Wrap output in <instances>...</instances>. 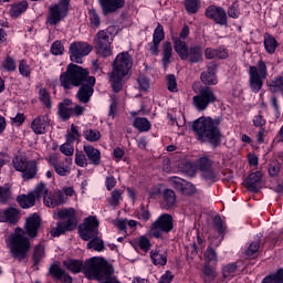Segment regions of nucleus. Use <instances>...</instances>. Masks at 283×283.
<instances>
[{
    "label": "nucleus",
    "instance_id": "obj_1",
    "mask_svg": "<svg viewBox=\"0 0 283 283\" xmlns=\"http://www.w3.org/2000/svg\"><path fill=\"white\" fill-rule=\"evenodd\" d=\"M220 117H199L192 123V132L196 139L208 143L212 149H218L222 145V130H220Z\"/></svg>",
    "mask_w": 283,
    "mask_h": 283
},
{
    "label": "nucleus",
    "instance_id": "obj_2",
    "mask_svg": "<svg viewBox=\"0 0 283 283\" xmlns=\"http://www.w3.org/2000/svg\"><path fill=\"white\" fill-rule=\"evenodd\" d=\"M101 256H93L84 261L78 259H67L63 261V266L66 271H71L74 275L83 273L86 280H92V277L98 279L101 273H103V264L101 263Z\"/></svg>",
    "mask_w": 283,
    "mask_h": 283
},
{
    "label": "nucleus",
    "instance_id": "obj_3",
    "mask_svg": "<svg viewBox=\"0 0 283 283\" xmlns=\"http://www.w3.org/2000/svg\"><path fill=\"white\" fill-rule=\"evenodd\" d=\"M98 219L90 216L84 219V222L78 226V237L84 242H87L86 249H94L101 253L105 250V242L98 238Z\"/></svg>",
    "mask_w": 283,
    "mask_h": 283
},
{
    "label": "nucleus",
    "instance_id": "obj_4",
    "mask_svg": "<svg viewBox=\"0 0 283 283\" xmlns=\"http://www.w3.org/2000/svg\"><path fill=\"white\" fill-rule=\"evenodd\" d=\"M90 78H95L90 75V70L70 63L66 71L60 75V84L63 90H72V87H81V85L90 83Z\"/></svg>",
    "mask_w": 283,
    "mask_h": 283
},
{
    "label": "nucleus",
    "instance_id": "obj_5",
    "mask_svg": "<svg viewBox=\"0 0 283 283\" xmlns=\"http://www.w3.org/2000/svg\"><path fill=\"white\" fill-rule=\"evenodd\" d=\"M134 65V59L129 52L118 53L112 63L113 71L111 72V81L113 85V92H120L123 85V78L129 74Z\"/></svg>",
    "mask_w": 283,
    "mask_h": 283
},
{
    "label": "nucleus",
    "instance_id": "obj_6",
    "mask_svg": "<svg viewBox=\"0 0 283 283\" xmlns=\"http://www.w3.org/2000/svg\"><path fill=\"white\" fill-rule=\"evenodd\" d=\"M171 41L174 50L181 61H188L190 63H202L203 51L200 44H192L188 46L185 40H180V38L176 36H172Z\"/></svg>",
    "mask_w": 283,
    "mask_h": 283
},
{
    "label": "nucleus",
    "instance_id": "obj_7",
    "mask_svg": "<svg viewBox=\"0 0 283 283\" xmlns=\"http://www.w3.org/2000/svg\"><path fill=\"white\" fill-rule=\"evenodd\" d=\"M59 220H66L64 223H57L56 228L51 229L52 238H61L65 231H74L78 227V218L74 208H64L57 211Z\"/></svg>",
    "mask_w": 283,
    "mask_h": 283
},
{
    "label": "nucleus",
    "instance_id": "obj_8",
    "mask_svg": "<svg viewBox=\"0 0 283 283\" xmlns=\"http://www.w3.org/2000/svg\"><path fill=\"white\" fill-rule=\"evenodd\" d=\"M8 247L12 258L21 262V260H25V258H28L32 243H30V239L24 234L13 233L9 238Z\"/></svg>",
    "mask_w": 283,
    "mask_h": 283
},
{
    "label": "nucleus",
    "instance_id": "obj_9",
    "mask_svg": "<svg viewBox=\"0 0 283 283\" xmlns=\"http://www.w3.org/2000/svg\"><path fill=\"white\" fill-rule=\"evenodd\" d=\"M266 76H269V69L265 61L260 60L256 66L249 67V87L253 94H259L264 87Z\"/></svg>",
    "mask_w": 283,
    "mask_h": 283
},
{
    "label": "nucleus",
    "instance_id": "obj_10",
    "mask_svg": "<svg viewBox=\"0 0 283 283\" xmlns=\"http://www.w3.org/2000/svg\"><path fill=\"white\" fill-rule=\"evenodd\" d=\"M174 231V217L169 213H161L149 228L150 238L163 240V233H171Z\"/></svg>",
    "mask_w": 283,
    "mask_h": 283
},
{
    "label": "nucleus",
    "instance_id": "obj_11",
    "mask_svg": "<svg viewBox=\"0 0 283 283\" xmlns=\"http://www.w3.org/2000/svg\"><path fill=\"white\" fill-rule=\"evenodd\" d=\"M213 103H218V96L211 86L200 87L198 94L192 97V105L198 112H205Z\"/></svg>",
    "mask_w": 283,
    "mask_h": 283
},
{
    "label": "nucleus",
    "instance_id": "obj_12",
    "mask_svg": "<svg viewBox=\"0 0 283 283\" xmlns=\"http://www.w3.org/2000/svg\"><path fill=\"white\" fill-rule=\"evenodd\" d=\"M197 169L200 171L201 180H206V182L213 185L220 180L218 172L213 168V160L209 156H202L197 159Z\"/></svg>",
    "mask_w": 283,
    "mask_h": 283
},
{
    "label": "nucleus",
    "instance_id": "obj_13",
    "mask_svg": "<svg viewBox=\"0 0 283 283\" xmlns=\"http://www.w3.org/2000/svg\"><path fill=\"white\" fill-rule=\"evenodd\" d=\"M70 13V0H60L57 4L49 8L46 22L49 25H59Z\"/></svg>",
    "mask_w": 283,
    "mask_h": 283
},
{
    "label": "nucleus",
    "instance_id": "obj_14",
    "mask_svg": "<svg viewBox=\"0 0 283 283\" xmlns=\"http://www.w3.org/2000/svg\"><path fill=\"white\" fill-rule=\"evenodd\" d=\"M114 40L109 38L107 32L99 30L94 36V48L99 56H112V43Z\"/></svg>",
    "mask_w": 283,
    "mask_h": 283
},
{
    "label": "nucleus",
    "instance_id": "obj_15",
    "mask_svg": "<svg viewBox=\"0 0 283 283\" xmlns=\"http://www.w3.org/2000/svg\"><path fill=\"white\" fill-rule=\"evenodd\" d=\"M92 52V45L87 42H72L69 48L72 63H83V57Z\"/></svg>",
    "mask_w": 283,
    "mask_h": 283
},
{
    "label": "nucleus",
    "instance_id": "obj_16",
    "mask_svg": "<svg viewBox=\"0 0 283 283\" xmlns=\"http://www.w3.org/2000/svg\"><path fill=\"white\" fill-rule=\"evenodd\" d=\"M205 15L210 21H214L217 25H228L229 15H227V10L222 7H218L216 4H210L206 11Z\"/></svg>",
    "mask_w": 283,
    "mask_h": 283
},
{
    "label": "nucleus",
    "instance_id": "obj_17",
    "mask_svg": "<svg viewBox=\"0 0 283 283\" xmlns=\"http://www.w3.org/2000/svg\"><path fill=\"white\" fill-rule=\"evenodd\" d=\"M165 39V27L158 23L153 32V41L148 43L149 52L153 56L160 54V43Z\"/></svg>",
    "mask_w": 283,
    "mask_h": 283
},
{
    "label": "nucleus",
    "instance_id": "obj_18",
    "mask_svg": "<svg viewBox=\"0 0 283 283\" xmlns=\"http://www.w3.org/2000/svg\"><path fill=\"white\" fill-rule=\"evenodd\" d=\"M94 85H96V77H91L86 84L80 85L76 93V98L80 103L87 104L92 96H94Z\"/></svg>",
    "mask_w": 283,
    "mask_h": 283
},
{
    "label": "nucleus",
    "instance_id": "obj_19",
    "mask_svg": "<svg viewBox=\"0 0 283 283\" xmlns=\"http://www.w3.org/2000/svg\"><path fill=\"white\" fill-rule=\"evenodd\" d=\"M49 275L56 282L62 283H72L74 280L72 279V275L70 273L65 272L63 268L59 264V262H53L49 268Z\"/></svg>",
    "mask_w": 283,
    "mask_h": 283
},
{
    "label": "nucleus",
    "instance_id": "obj_20",
    "mask_svg": "<svg viewBox=\"0 0 283 283\" xmlns=\"http://www.w3.org/2000/svg\"><path fill=\"white\" fill-rule=\"evenodd\" d=\"M25 233L29 238H36L41 229V216L34 212L25 220Z\"/></svg>",
    "mask_w": 283,
    "mask_h": 283
},
{
    "label": "nucleus",
    "instance_id": "obj_21",
    "mask_svg": "<svg viewBox=\"0 0 283 283\" xmlns=\"http://www.w3.org/2000/svg\"><path fill=\"white\" fill-rule=\"evenodd\" d=\"M103 14H114L125 8L126 0H97Z\"/></svg>",
    "mask_w": 283,
    "mask_h": 283
},
{
    "label": "nucleus",
    "instance_id": "obj_22",
    "mask_svg": "<svg viewBox=\"0 0 283 283\" xmlns=\"http://www.w3.org/2000/svg\"><path fill=\"white\" fill-rule=\"evenodd\" d=\"M245 188L251 193H259L260 189H262V172H251L245 179Z\"/></svg>",
    "mask_w": 283,
    "mask_h": 283
},
{
    "label": "nucleus",
    "instance_id": "obj_23",
    "mask_svg": "<svg viewBox=\"0 0 283 283\" xmlns=\"http://www.w3.org/2000/svg\"><path fill=\"white\" fill-rule=\"evenodd\" d=\"M48 127H50V118L45 115L35 117L31 124L32 132L38 136L48 134Z\"/></svg>",
    "mask_w": 283,
    "mask_h": 283
},
{
    "label": "nucleus",
    "instance_id": "obj_24",
    "mask_svg": "<svg viewBox=\"0 0 283 283\" xmlns=\"http://www.w3.org/2000/svg\"><path fill=\"white\" fill-rule=\"evenodd\" d=\"M205 56L208 61H212V59H219L220 61H226V59H229V50H227L224 45H220L217 49L206 48Z\"/></svg>",
    "mask_w": 283,
    "mask_h": 283
},
{
    "label": "nucleus",
    "instance_id": "obj_25",
    "mask_svg": "<svg viewBox=\"0 0 283 283\" xmlns=\"http://www.w3.org/2000/svg\"><path fill=\"white\" fill-rule=\"evenodd\" d=\"M57 114L62 120L66 122L72 118V99L65 98L57 104Z\"/></svg>",
    "mask_w": 283,
    "mask_h": 283
},
{
    "label": "nucleus",
    "instance_id": "obj_26",
    "mask_svg": "<svg viewBox=\"0 0 283 283\" xmlns=\"http://www.w3.org/2000/svg\"><path fill=\"white\" fill-rule=\"evenodd\" d=\"M84 153L90 160V165H94L95 167L101 165V150L94 148L92 145H84Z\"/></svg>",
    "mask_w": 283,
    "mask_h": 283
},
{
    "label": "nucleus",
    "instance_id": "obj_27",
    "mask_svg": "<svg viewBox=\"0 0 283 283\" xmlns=\"http://www.w3.org/2000/svg\"><path fill=\"white\" fill-rule=\"evenodd\" d=\"M174 57V46L171 42L165 41L163 42V50H161V63L164 67H168L171 63V59Z\"/></svg>",
    "mask_w": 283,
    "mask_h": 283
},
{
    "label": "nucleus",
    "instance_id": "obj_28",
    "mask_svg": "<svg viewBox=\"0 0 283 283\" xmlns=\"http://www.w3.org/2000/svg\"><path fill=\"white\" fill-rule=\"evenodd\" d=\"M263 45L264 50L268 54H273L277 48H280V43L275 39V36L271 35V33L266 32L263 35Z\"/></svg>",
    "mask_w": 283,
    "mask_h": 283
},
{
    "label": "nucleus",
    "instance_id": "obj_29",
    "mask_svg": "<svg viewBox=\"0 0 283 283\" xmlns=\"http://www.w3.org/2000/svg\"><path fill=\"white\" fill-rule=\"evenodd\" d=\"M39 174V167L36 166V160H29L27 167L22 170L23 180H33Z\"/></svg>",
    "mask_w": 283,
    "mask_h": 283
},
{
    "label": "nucleus",
    "instance_id": "obj_30",
    "mask_svg": "<svg viewBox=\"0 0 283 283\" xmlns=\"http://www.w3.org/2000/svg\"><path fill=\"white\" fill-rule=\"evenodd\" d=\"M21 211L14 207H9L2 210V216L4 222H9V224H17L19 222V214Z\"/></svg>",
    "mask_w": 283,
    "mask_h": 283
},
{
    "label": "nucleus",
    "instance_id": "obj_31",
    "mask_svg": "<svg viewBox=\"0 0 283 283\" xmlns=\"http://www.w3.org/2000/svg\"><path fill=\"white\" fill-rule=\"evenodd\" d=\"M17 202L21 209H32L34 205H36V200L34 199V193L20 195L17 197Z\"/></svg>",
    "mask_w": 283,
    "mask_h": 283
},
{
    "label": "nucleus",
    "instance_id": "obj_32",
    "mask_svg": "<svg viewBox=\"0 0 283 283\" xmlns=\"http://www.w3.org/2000/svg\"><path fill=\"white\" fill-rule=\"evenodd\" d=\"M133 127L140 133L149 132L151 129V122L147 117H136L133 122Z\"/></svg>",
    "mask_w": 283,
    "mask_h": 283
},
{
    "label": "nucleus",
    "instance_id": "obj_33",
    "mask_svg": "<svg viewBox=\"0 0 283 283\" xmlns=\"http://www.w3.org/2000/svg\"><path fill=\"white\" fill-rule=\"evenodd\" d=\"M202 2L200 0H184V8L187 14H198Z\"/></svg>",
    "mask_w": 283,
    "mask_h": 283
},
{
    "label": "nucleus",
    "instance_id": "obj_34",
    "mask_svg": "<svg viewBox=\"0 0 283 283\" xmlns=\"http://www.w3.org/2000/svg\"><path fill=\"white\" fill-rule=\"evenodd\" d=\"M150 260L155 266L167 265V253H160L159 251H150Z\"/></svg>",
    "mask_w": 283,
    "mask_h": 283
},
{
    "label": "nucleus",
    "instance_id": "obj_35",
    "mask_svg": "<svg viewBox=\"0 0 283 283\" xmlns=\"http://www.w3.org/2000/svg\"><path fill=\"white\" fill-rule=\"evenodd\" d=\"M78 126L72 124L71 130L66 134V143L67 145H74V143H81V132L78 130Z\"/></svg>",
    "mask_w": 283,
    "mask_h": 283
},
{
    "label": "nucleus",
    "instance_id": "obj_36",
    "mask_svg": "<svg viewBox=\"0 0 283 283\" xmlns=\"http://www.w3.org/2000/svg\"><path fill=\"white\" fill-rule=\"evenodd\" d=\"M28 8H30V4L25 0L13 3L11 6V17H15V18L21 17L23 12H27Z\"/></svg>",
    "mask_w": 283,
    "mask_h": 283
},
{
    "label": "nucleus",
    "instance_id": "obj_37",
    "mask_svg": "<svg viewBox=\"0 0 283 283\" xmlns=\"http://www.w3.org/2000/svg\"><path fill=\"white\" fill-rule=\"evenodd\" d=\"M43 258H45V248H43V245H35L32 262L33 266L36 268V271H39V264H41V260H43Z\"/></svg>",
    "mask_w": 283,
    "mask_h": 283
},
{
    "label": "nucleus",
    "instance_id": "obj_38",
    "mask_svg": "<svg viewBox=\"0 0 283 283\" xmlns=\"http://www.w3.org/2000/svg\"><path fill=\"white\" fill-rule=\"evenodd\" d=\"M213 229L222 239H224V235H227V224L222 221V217H220V214H217L213 218Z\"/></svg>",
    "mask_w": 283,
    "mask_h": 283
},
{
    "label": "nucleus",
    "instance_id": "obj_39",
    "mask_svg": "<svg viewBox=\"0 0 283 283\" xmlns=\"http://www.w3.org/2000/svg\"><path fill=\"white\" fill-rule=\"evenodd\" d=\"M282 238L281 232H270L268 237L263 239L264 244H268V249H275L277 242H280Z\"/></svg>",
    "mask_w": 283,
    "mask_h": 283
},
{
    "label": "nucleus",
    "instance_id": "obj_40",
    "mask_svg": "<svg viewBox=\"0 0 283 283\" xmlns=\"http://www.w3.org/2000/svg\"><path fill=\"white\" fill-rule=\"evenodd\" d=\"M202 273L205 275L203 282L205 283H211L216 281V277H218V274H216V270L211 268L209 263H206L202 268Z\"/></svg>",
    "mask_w": 283,
    "mask_h": 283
},
{
    "label": "nucleus",
    "instance_id": "obj_41",
    "mask_svg": "<svg viewBox=\"0 0 283 283\" xmlns=\"http://www.w3.org/2000/svg\"><path fill=\"white\" fill-rule=\"evenodd\" d=\"M39 99L46 107V109H52V96L50 95V91L48 88L39 90Z\"/></svg>",
    "mask_w": 283,
    "mask_h": 283
},
{
    "label": "nucleus",
    "instance_id": "obj_42",
    "mask_svg": "<svg viewBox=\"0 0 283 283\" xmlns=\"http://www.w3.org/2000/svg\"><path fill=\"white\" fill-rule=\"evenodd\" d=\"M261 283H283V268H280L274 273L265 276Z\"/></svg>",
    "mask_w": 283,
    "mask_h": 283
},
{
    "label": "nucleus",
    "instance_id": "obj_43",
    "mask_svg": "<svg viewBox=\"0 0 283 283\" xmlns=\"http://www.w3.org/2000/svg\"><path fill=\"white\" fill-rule=\"evenodd\" d=\"M164 205L166 209H171L176 205V191L169 188L164 190Z\"/></svg>",
    "mask_w": 283,
    "mask_h": 283
},
{
    "label": "nucleus",
    "instance_id": "obj_44",
    "mask_svg": "<svg viewBox=\"0 0 283 283\" xmlns=\"http://www.w3.org/2000/svg\"><path fill=\"white\" fill-rule=\"evenodd\" d=\"M268 87H270L271 94H277V92H281L283 94V76L279 75L274 77V80H272Z\"/></svg>",
    "mask_w": 283,
    "mask_h": 283
},
{
    "label": "nucleus",
    "instance_id": "obj_45",
    "mask_svg": "<svg viewBox=\"0 0 283 283\" xmlns=\"http://www.w3.org/2000/svg\"><path fill=\"white\" fill-rule=\"evenodd\" d=\"M18 70L19 74H21L23 78H30L32 75V67L28 64V60L25 59L19 61Z\"/></svg>",
    "mask_w": 283,
    "mask_h": 283
},
{
    "label": "nucleus",
    "instance_id": "obj_46",
    "mask_svg": "<svg viewBox=\"0 0 283 283\" xmlns=\"http://www.w3.org/2000/svg\"><path fill=\"white\" fill-rule=\"evenodd\" d=\"M259 251H260V240L252 241L250 245L247 248L244 255L245 258L253 260V258L258 255Z\"/></svg>",
    "mask_w": 283,
    "mask_h": 283
},
{
    "label": "nucleus",
    "instance_id": "obj_47",
    "mask_svg": "<svg viewBox=\"0 0 283 283\" xmlns=\"http://www.w3.org/2000/svg\"><path fill=\"white\" fill-rule=\"evenodd\" d=\"M30 193H33L34 200H41V198H43V200H45V196H48V189L45 188V182L41 181L35 187V189Z\"/></svg>",
    "mask_w": 283,
    "mask_h": 283
},
{
    "label": "nucleus",
    "instance_id": "obj_48",
    "mask_svg": "<svg viewBox=\"0 0 283 283\" xmlns=\"http://www.w3.org/2000/svg\"><path fill=\"white\" fill-rule=\"evenodd\" d=\"M201 82L203 85H218V75L213 73H207V71L201 73Z\"/></svg>",
    "mask_w": 283,
    "mask_h": 283
},
{
    "label": "nucleus",
    "instance_id": "obj_49",
    "mask_svg": "<svg viewBox=\"0 0 283 283\" xmlns=\"http://www.w3.org/2000/svg\"><path fill=\"white\" fill-rule=\"evenodd\" d=\"M177 187L180 191L187 193V196H193V193H196V185L189 181L177 182Z\"/></svg>",
    "mask_w": 283,
    "mask_h": 283
},
{
    "label": "nucleus",
    "instance_id": "obj_50",
    "mask_svg": "<svg viewBox=\"0 0 283 283\" xmlns=\"http://www.w3.org/2000/svg\"><path fill=\"white\" fill-rule=\"evenodd\" d=\"M90 17V25L93 30H98L101 28V17L96 12V10L92 9L88 11Z\"/></svg>",
    "mask_w": 283,
    "mask_h": 283
},
{
    "label": "nucleus",
    "instance_id": "obj_51",
    "mask_svg": "<svg viewBox=\"0 0 283 283\" xmlns=\"http://www.w3.org/2000/svg\"><path fill=\"white\" fill-rule=\"evenodd\" d=\"M122 198H123V192H120V190L118 189H114L111 192V198L107 199L108 205L111 207H118V205H120Z\"/></svg>",
    "mask_w": 283,
    "mask_h": 283
},
{
    "label": "nucleus",
    "instance_id": "obj_52",
    "mask_svg": "<svg viewBox=\"0 0 283 283\" xmlns=\"http://www.w3.org/2000/svg\"><path fill=\"white\" fill-rule=\"evenodd\" d=\"M51 54L53 56H62L63 52H65V46H63V42L61 40H56L51 44L50 48Z\"/></svg>",
    "mask_w": 283,
    "mask_h": 283
},
{
    "label": "nucleus",
    "instance_id": "obj_53",
    "mask_svg": "<svg viewBox=\"0 0 283 283\" xmlns=\"http://www.w3.org/2000/svg\"><path fill=\"white\" fill-rule=\"evenodd\" d=\"M2 67L4 72H17V61H14L12 56L7 55L2 61Z\"/></svg>",
    "mask_w": 283,
    "mask_h": 283
},
{
    "label": "nucleus",
    "instance_id": "obj_54",
    "mask_svg": "<svg viewBox=\"0 0 283 283\" xmlns=\"http://www.w3.org/2000/svg\"><path fill=\"white\" fill-rule=\"evenodd\" d=\"M28 163L29 161L27 159H23L22 157H19V156H15L12 159V164H13V167H14L15 171H20V174L23 172V170L28 166Z\"/></svg>",
    "mask_w": 283,
    "mask_h": 283
},
{
    "label": "nucleus",
    "instance_id": "obj_55",
    "mask_svg": "<svg viewBox=\"0 0 283 283\" xmlns=\"http://www.w3.org/2000/svg\"><path fill=\"white\" fill-rule=\"evenodd\" d=\"M84 138L88 140V143H98L101 140V132L96 129H88L84 132Z\"/></svg>",
    "mask_w": 283,
    "mask_h": 283
},
{
    "label": "nucleus",
    "instance_id": "obj_56",
    "mask_svg": "<svg viewBox=\"0 0 283 283\" xmlns=\"http://www.w3.org/2000/svg\"><path fill=\"white\" fill-rule=\"evenodd\" d=\"M137 244L139 249L144 251V253H149V251L151 250V241L145 235L139 237V239L137 240Z\"/></svg>",
    "mask_w": 283,
    "mask_h": 283
},
{
    "label": "nucleus",
    "instance_id": "obj_57",
    "mask_svg": "<svg viewBox=\"0 0 283 283\" xmlns=\"http://www.w3.org/2000/svg\"><path fill=\"white\" fill-rule=\"evenodd\" d=\"M52 167L54 168L57 176H70V168L59 161H53Z\"/></svg>",
    "mask_w": 283,
    "mask_h": 283
},
{
    "label": "nucleus",
    "instance_id": "obj_58",
    "mask_svg": "<svg viewBox=\"0 0 283 283\" xmlns=\"http://www.w3.org/2000/svg\"><path fill=\"white\" fill-rule=\"evenodd\" d=\"M166 81H167V90H168V92H171V93L178 92V82L176 81V75L168 74L166 76Z\"/></svg>",
    "mask_w": 283,
    "mask_h": 283
},
{
    "label": "nucleus",
    "instance_id": "obj_59",
    "mask_svg": "<svg viewBox=\"0 0 283 283\" xmlns=\"http://www.w3.org/2000/svg\"><path fill=\"white\" fill-rule=\"evenodd\" d=\"M270 105L274 109V116L277 119H280V116H282V108L280 107V101L277 99V96L273 95L270 98Z\"/></svg>",
    "mask_w": 283,
    "mask_h": 283
},
{
    "label": "nucleus",
    "instance_id": "obj_60",
    "mask_svg": "<svg viewBox=\"0 0 283 283\" xmlns=\"http://www.w3.org/2000/svg\"><path fill=\"white\" fill-rule=\"evenodd\" d=\"M206 264L210 262H218V252L212 247H208L205 252Z\"/></svg>",
    "mask_w": 283,
    "mask_h": 283
},
{
    "label": "nucleus",
    "instance_id": "obj_61",
    "mask_svg": "<svg viewBox=\"0 0 283 283\" xmlns=\"http://www.w3.org/2000/svg\"><path fill=\"white\" fill-rule=\"evenodd\" d=\"M238 271V264L237 263H228L227 265H223L222 268V275L224 279L231 277L233 273Z\"/></svg>",
    "mask_w": 283,
    "mask_h": 283
},
{
    "label": "nucleus",
    "instance_id": "obj_62",
    "mask_svg": "<svg viewBox=\"0 0 283 283\" xmlns=\"http://www.w3.org/2000/svg\"><path fill=\"white\" fill-rule=\"evenodd\" d=\"M252 123L255 127H259V129H264L266 126V118L262 115V111H259V114L253 117Z\"/></svg>",
    "mask_w": 283,
    "mask_h": 283
},
{
    "label": "nucleus",
    "instance_id": "obj_63",
    "mask_svg": "<svg viewBox=\"0 0 283 283\" xmlns=\"http://www.w3.org/2000/svg\"><path fill=\"white\" fill-rule=\"evenodd\" d=\"M228 17L230 19H239L240 18V6L237 2H233L227 11Z\"/></svg>",
    "mask_w": 283,
    "mask_h": 283
},
{
    "label": "nucleus",
    "instance_id": "obj_64",
    "mask_svg": "<svg viewBox=\"0 0 283 283\" xmlns=\"http://www.w3.org/2000/svg\"><path fill=\"white\" fill-rule=\"evenodd\" d=\"M137 83L139 85V92H148L150 84H149V78H147L146 76H139L137 78Z\"/></svg>",
    "mask_w": 283,
    "mask_h": 283
}]
</instances>
